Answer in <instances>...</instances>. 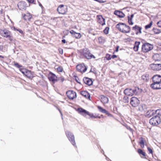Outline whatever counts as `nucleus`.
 Listing matches in <instances>:
<instances>
[{
    "mask_svg": "<svg viewBox=\"0 0 161 161\" xmlns=\"http://www.w3.org/2000/svg\"><path fill=\"white\" fill-rule=\"evenodd\" d=\"M116 28L119 31L125 34L130 33V27L125 23H119L116 25Z\"/></svg>",
    "mask_w": 161,
    "mask_h": 161,
    "instance_id": "obj_1",
    "label": "nucleus"
},
{
    "mask_svg": "<svg viewBox=\"0 0 161 161\" xmlns=\"http://www.w3.org/2000/svg\"><path fill=\"white\" fill-rule=\"evenodd\" d=\"M14 64L15 66L19 68L22 67V65H19V64L17 62H14Z\"/></svg>",
    "mask_w": 161,
    "mask_h": 161,
    "instance_id": "obj_41",
    "label": "nucleus"
},
{
    "mask_svg": "<svg viewBox=\"0 0 161 161\" xmlns=\"http://www.w3.org/2000/svg\"><path fill=\"white\" fill-rule=\"evenodd\" d=\"M83 81L85 84L89 86L92 85L93 83L92 79L88 77H84Z\"/></svg>",
    "mask_w": 161,
    "mask_h": 161,
    "instance_id": "obj_23",
    "label": "nucleus"
},
{
    "mask_svg": "<svg viewBox=\"0 0 161 161\" xmlns=\"http://www.w3.org/2000/svg\"><path fill=\"white\" fill-rule=\"evenodd\" d=\"M58 72H62L63 71V68L61 66H59L57 68Z\"/></svg>",
    "mask_w": 161,
    "mask_h": 161,
    "instance_id": "obj_39",
    "label": "nucleus"
},
{
    "mask_svg": "<svg viewBox=\"0 0 161 161\" xmlns=\"http://www.w3.org/2000/svg\"><path fill=\"white\" fill-rule=\"evenodd\" d=\"M80 93V94L85 98L90 100V95L86 91H82Z\"/></svg>",
    "mask_w": 161,
    "mask_h": 161,
    "instance_id": "obj_25",
    "label": "nucleus"
},
{
    "mask_svg": "<svg viewBox=\"0 0 161 161\" xmlns=\"http://www.w3.org/2000/svg\"><path fill=\"white\" fill-rule=\"evenodd\" d=\"M150 87L154 90L161 89V82H153L150 85Z\"/></svg>",
    "mask_w": 161,
    "mask_h": 161,
    "instance_id": "obj_15",
    "label": "nucleus"
},
{
    "mask_svg": "<svg viewBox=\"0 0 161 161\" xmlns=\"http://www.w3.org/2000/svg\"><path fill=\"white\" fill-rule=\"evenodd\" d=\"M119 48V46H117L116 47V50H115V51H114V52L113 53V54H114V52H118V51Z\"/></svg>",
    "mask_w": 161,
    "mask_h": 161,
    "instance_id": "obj_47",
    "label": "nucleus"
},
{
    "mask_svg": "<svg viewBox=\"0 0 161 161\" xmlns=\"http://www.w3.org/2000/svg\"><path fill=\"white\" fill-rule=\"evenodd\" d=\"M97 108L100 111V112L102 113L106 114L108 115L109 114V112L105 109H103L101 107L98 106L97 107Z\"/></svg>",
    "mask_w": 161,
    "mask_h": 161,
    "instance_id": "obj_32",
    "label": "nucleus"
},
{
    "mask_svg": "<svg viewBox=\"0 0 161 161\" xmlns=\"http://www.w3.org/2000/svg\"><path fill=\"white\" fill-rule=\"evenodd\" d=\"M58 80L60 81V82H62L64 80V79L63 77L61 76L58 78Z\"/></svg>",
    "mask_w": 161,
    "mask_h": 161,
    "instance_id": "obj_42",
    "label": "nucleus"
},
{
    "mask_svg": "<svg viewBox=\"0 0 161 161\" xmlns=\"http://www.w3.org/2000/svg\"><path fill=\"white\" fill-rule=\"evenodd\" d=\"M1 13L2 14L3 12V10L2 9L1 10Z\"/></svg>",
    "mask_w": 161,
    "mask_h": 161,
    "instance_id": "obj_55",
    "label": "nucleus"
},
{
    "mask_svg": "<svg viewBox=\"0 0 161 161\" xmlns=\"http://www.w3.org/2000/svg\"><path fill=\"white\" fill-rule=\"evenodd\" d=\"M105 58L106 59L108 60H110L112 58L111 57V55L108 53L106 54Z\"/></svg>",
    "mask_w": 161,
    "mask_h": 161,
    "instance_id": "obj_40",
    "label": "nucleus"
},
{
    "mask_svg": "<svg viewBox=\"0 0 161 161\" xmlns=\"http://www.w3.org/2000/svg\"><path fill=\"white\" fill-rule=\"evenodd\" d=\"M140 90L139 87H136L132 89L130 88H126L124 91V93L126 95L129 96H132L134 95H137Z\"/></svg>",
    "mask_w": 161,
    "mask_h": 161,
    "instance_id": "obj_3",
    "label": "nucleus"
},
{
    "mask_svg": "<svg viewBox=\"0 0 161 161\" xmlns=\"http://www.w3.org/2000/svg\"><path fill=\"white\" fill-rule=\"evenodd\" d=\"M22 15L24 20L30 21L32 18V15L29 12L25 14H22Z\"/></svg>",
    "mask_w": 161,
    "mask_h": 161,
    "instance_id": "obj_18",
    "label": "nucleus"
},
{
    "mask_svg": "<svg viewBox=\"0 0 161 161\" xmlns=\"http://www.w3.org/2000/svg\"><path fill=\"white\" fill-rule=\"evenodd\" d=\"M17 30L19 31V32L21 34L23 33V31L21 29H17Z\"/></svg>",
    "mask_w": 161,
    "mask_h": 161,
    "instance_id": "obj_50",
    "label": "nucleus"
},
{
    "mask_svg": "<svg viewBox=\"0 0 161 161\" xmlns=\"http://www.w3.org/2000/svg\"><path fill=\"white\" fill-rule=\"evenodd\" d=\"M117 56L113 54V55L112 56L111 58L113 59H114L115 58H117Z\"/></svg>",
    "mask_w": 161,
    "mask_h": 161,
    "instance_id": "obj_49",
    "label": "nucleus"
},
{
    "mask_svg": "<svg viewBox=\"0 0 161 161\" xmlns=\"http://www.w3.org/2000/svg\"><path fill=\"white\" fill-rule=\"evenodd\" d=\"M65 134L69 140L72 144L74 146H76V143L75 141V137L73 134L69 130H66Z\"/></svg>",
    "mask_w": 161,
    "mask_h": 161,
    "instance_id": "obj_9",
    "label": "nucleus"
},
{
    "mask_svg": "<svg viewBox=\"0 0 161 161\" xmlns=\"http://www.w3.org/2000/svg\"><path fill=\"white\" fill-rule=\"evenodd\" d=\"M28 3L31 4H35V0H27Z\"/></svg>",
    "mask_w": 161,
    "mask_h": 161,
    "instance_id": "obj_44",
    "label": "nucleus"
},
{
    "mask_svg": "<svg viewBox=\"0 0 161 161\" xmlns=\"http://www.w3.org/2000/svg\"><path fill=\"white\" fill-rule=\"evenodd\" d=\"M154 111L153 110H150L147 112L146 116L148 118H150L154 115Z\"/></svg>",
    "mask_w": 161,
    "mask_h": 161,
    "instance_id": "obj_29",
    "label": "nucleus"
},
{
    "mask_svg": "<svg viewBox=\"0 0 161 161\" xmlns=\"http://www.w3.org/2000/svg\"><path fill=\"white\" fill-rule=\"evenodd\" d=\"M156 115L155 116H158L160 117L161 116V109H158L155 111L154 113Z\"/></svg>",
    "mask_w": 161,
    "mask_h": 161,
    "instance_id": "obj_36",
    "label": "nucleus"
},
{
    "mask_svg": "<svg viewBox=\"0 0 161 161\" xmlns=\"http://www.w3.org/2000/svg\"><path fill=\"white\" fill-rule=\"evenodd\" d=\"M139 140L140 141L138 142L139 144L142 148H143L144 147L145 144L146 143L145 139L142 137H141L139 138Z\"/></svg>",
    "mask_w": 161,
    "mask_h": 161,
    "instance_id": "obj_26",
    "label": "nucleus"
},
{
    "mask_svg": "<svg viewBox=\"0 0 161 161\" xmlns=\"http://www.w3.org/2000/svg\"><path fill=\"white\" fill-rule=\"evenodd\" d=\"M97 22L100 25L103 26L105 25V19L102 15H97Z\"/></svg>",
    "mask_w": 161,
    "mask_h": 161,
    "instance_id": "obj_16",
    "label": "nucleus"
},
{
    "mask_svg": "<svg viewBox=\"0 0 161 161\" xmlns=\"http://www.w3.org/2000/svg\"><path fill=\"white\" fill-rule=\"evenodd\" d=\"M1 34L4 37L8 38L10 41H12L13 40V36L11 33V32L7 30L6 29L1 30L0 31Z\"/></svg>",
    "mask_w": 161,
    "mask_h": 161,
    "instance_id": "obj_4",
    "label": "nucleus"
},
{
    "mask_svg": "<svg viewBox=\"0 0 161 161\" xmlns=\"http://www.w3.org/2000/svg\"><path fill=\"white\" fill-rule=\"evenodd\" d=\"M161 119L158 116H154L149 120L150 124L153 126H157L160 123Z\"/></svg>",
    "mask_w": 161,
    "mask_h": 161,
    "instance_id": "obj_7",
    "label": "nucleus"
},
{
    "mask_svg": "<svg viewBox=\"0 0 161 161\" xmlns=\"http://www.w3.org/2000/svg\"><path fill=\"white\" fill-rule=\"evenodd\" d=\"M147 150L149 152V154H151L152 155L153 154V151L152 149L151 148L149 147H147Z\"/></svg>",
    "mask_w": 161,
    "mask_h": 161,
    "instance_id": "obj_43",
    "label": "nucleus"
},
{
    "mask_svg": "<svg viewBox=\"0 0 161 161\" xmlns=\"http://www.w3.org/2000/svg\"><path fill=\"white\" fill-rule=\"evenodd\" d=\"M70 33L76 39H79L81 37V35L80 33H77L73 30H71L70 31Z\"/></svg>",
    "mask_w": 161,
    "mask_h": 161,
    "instance_id": "obj_24",
    "label": "nucleus"
},
{
    "mask_svg": "<svg viewBox=\"0 0 161 161\" xmlns=\"http://www.w3.org/2000/svg\"><path fill=\"white\" fill-rule=\"evenodd\" d=\"M159 56V55L158 54H155L154 56V57H157L158 56Z\"/></svg>",
    "mask_w": 161,
    "mask_h": 161,
    "instance_id": "obj_53",
    "label": "nucleus"
},
{
    "mask_svg": "<svg viewBox=\"0 0 161 161\" xmlns=\"http://www.w3.org/2000/svg\"><path fill=\"white\" fill-rule=\"evenodd\" d=\"M76 81H77L78 83H80V82L79 81H78L77 80H76Z\"/></svg>",
    "mask_w": 161,
    "mask_h": 161,
    "instance_id": "obj_56",
    "label": "nucleus"
},
{
    "mask_svg": "<svg viewBox=\"0 0 161 161\" xmlns=\"http://www.w3.org/2000/svg\"><path fill=\"white\" fill-rule=\"evenodd\" d=\"M58 51L60 54H62L63 53V50L61 48H59L58 49Z\"/></svg>",
    "mask_w": 161,
    "mask_h": 161,
    "instance_id": "obj_46",
    "label": "nucleus"
},
{
    "mask_svg": "<svg viewBox=\"0 0 161 161\" xmlns=\"http://www.w3.org/2000/svg\"><path fill=\"white\" fill-rule=\"evenodd\" d=\"M77 110L79 114L85 117H86L87 115H88L89 116L90 118H100V117L97 114H94L92 113H91L81 108H78Z\"/></svg>",
    "mask_w": 161,
    "mask_h": 161,
    "instance_id": "obj_2",
    "label": "nucleus"
},
{
    "mask_svg": "<svg viewBox=\"0 0 161 161\" xmlns=\"http://www.w3.org/2000/svg\"><path fill=\"white\" fill-rule=\"evenodd\" d=\"M140 103L139 100L135 97H132L131 98L130 103L133 107H136L138 106Z\"/></svg>",
    "mask_w": 161,
    "mask_h": 161,
    "instance_id": "obj_14",
    "label": "nucleus"
},
{
    "mask_svg": "<svg viewBox=\"0 0 161 161\" xmlns=\"http://www.w3.org/2000/svg\"><path fill=\"white\" fill-rule=\"evenodd\" d=\"M17 5L19 8L21 10H25L27 7L26 3L23 1L19 2Z\"/></svg>",
    "mask_w": 161,
    "mask_h": 161,
    "instance_id": "obj_20",
    "label": "nucleus"
},
{
    "mask_svg": "<svg viewBox=\"0 0 161 161\" xmlns=\"http://www.w3.org/2000/svg\"><path fill=\"white\" fill-rule=\"evenodd\" d=\"M157 25L158 27L161 28V20L158 22Z\"/></svg>",
    "mask_w": 161,
    "mask_h": 161,
    "instance_id": "obj_45",
    "label": "nucleus"
},
{
    "mask_svg": "<svg viewBox=\"0 0 161 161\" xmlns=\"http://www.w3.org/2000/svg\"><path fill=\"white\" fill-rule=\"evenodd\" d=\"M62 42L64 43H65L66 42V41L64 39L62 40Z\"/></svg>",
    "mask_w": 161,
    "mask_h": 161,
    "instance_id": "obj_52",
    "label": "nucleus"
},
{
    "mask_svg": "<svg viewBox=\"0 0 161 161\" xmlns=\"http://www.w3.org/2000/svg\"><path fill=\"white\" fill-rule=\"evenodd\" d=\"M134 14H132L130 16H128L127 17L128 23L130 25H132L133 24V22L132 21V19L134 17Z\"/></svg>",
    "mask_w": 161,
    "mask_h": 161,
    "instance_id": "obj_31",
    "label": "nucleus"
},
{
    "mask_svg": "<svg viewBox=\"0 0 161 161\" xmlns=\"http://www.w3.org/2000/svg\"><path fill=\"white\" fill-rule=\"evenodd\" d=\"M101 101L103 104H105L108 103L109 100L108 98L106 96L104 95H102Z\"/></svg>",
    "mask_w": 161,
    "mask_h": 161,
    "instance_id": "obj_27",
    "label": "nucleus"
},
{
    "mask_svg": "<svg viewBox=\"0 0 161 161\" xmlns=\"http://www.w3.org/2000/svg\"><path fill=\"white\" fill-rule=\"evenodd\" d=\"M153 21H151L149 24L146 25L145 27V29H147L150 28L153 25Z\"/></svg>",
    "mask_w": 161,
    "mask_h": 161,
    "instance_id": "obj_38",
    "label": "nucleus"
},
{
    "mask_svg": "<svg viewBox=\"0 0 161 161\" xmlns=\"http://www.w3.org/2000/svg\"><path fill=\"white\" fill-rule=\"evenodd\" d=\"M153 45L146 42L143 44L141 47V51L144 53H147L151 50L153 48Z\"/></svg>",
    "mask_w": 161,
    "mask_h": 161,
    "instance_id": "obj_5",
    "label": "nucleus"
},
{
    "mask_svg": "<svg viewBox=\"0 0 161 161\" xmlns=\"http://www.w3.org/2000/svg\"><path fill=\"white\" fill-rule=\"evenodd\" d=\"M137 152L140 156L141 158H145L146 156V154L145 152H144L141 149H138L137 150Z\"/></svg>",
    "mask_w": 161,
    "mask_h": 161,
    "instance_id": "obj_28",
    "label": "nucleus"
},
{
    "mask_svg": "<svg viewBox=\"0 0 161 161\" xmlns=\"http://www.w3.org/2000/svg\"><path fill=\"white\" fill-rule=\"evenodd\" d=\"M109 28L108 27H106L103 31L104 33L107 35L108 33Z\"/></svg>",
    "mask_w": 161,
    "mask_h": 161,
    "instance_id": "obj_37",
    "label": "nucleus"
},
{
    "mask_svg": "<svg viewBox=\"0 0 161 161\" xmlns=\"http://www.w3.org/2000/svg\"><path fill=\"white\" fill-rule=\"evenodd\" d=\"M142 79L145 81H147L149 80L148 75H143L142 76Z\"/></svg>",
    "mask_w": 161,
    "mask_h": 161,
    "instance_id": "obj_35",
    "label": "nucleus"
},
{
    "mask_svg": "<svg viewBox=\"0 0 161 161\" xmlns=\"http://www.w3.org/2000/svg\"><path fill=\"white\" fill-rule=\"evenodd\" d=\"M82 54L86 58L88 59L96 58L94 56L91 54L89 50L87 48L83 49Z\"/></svg>",
    "mask_w": 161,
    "mask_h": 161,
    "instance_id": "obj_8",
    "label": "nucleus"
},
{
    "mask_svg": "<svg viewBox=\"0 0 161 161\" xmlns=\"http://www.w3.org/2000/svg\"><path fill=\"white\" fill-rule=\"evenodd\" d=\"M152 80L153 82H161V76L158 75H155L152 77Z\"/></svg>",
    "mask_w": 161,
    "mask_h": 161,
    "instance_id": "obj_22",
    "label": "nucleus"
},
{
    "mask_svg": "<svg viewBox=\"0 0 161 161\" xmlns=\"http://www.w3.org/2000/svg\"><path fill=\"white\" fill-rule=\"evenodd\" d=\"M48 79L53 85H54L55 82L58 81V77L54 74L51 72H50L48 74Z\"/></svg>",
    "mask_w": 161,
    "mask_h": 161,
    "instance_id": "obj_12",
    "label": "nucleus"
},
{
    "mask_svg": "<svg viewBox=\"0 0 161 161\" xmlns=\"http://www.w3.org/2000/svg\"><path fill=\"white\" fill-rule=\"evenodd\" d=\"M132 30L135 32L136 34L137 35L140 34L142 33V28L136 25L132 27Z\"/></svg>",
    "mask_w": 161,
    "mask_h": 161,
    "instance_id": "obj_19",
    "label": "nucleus"
},
{
    "mask_svg": "<svg viewBox=\"0 0 161 161\" xmlns=\"http://www.w3.org/2000/svg\"><path fill=\"white\" fill-rule=\"evenodd\" d=\"M97 2L101 3H105L106 1H103V0H97Z\"/></svg>",
    "mask_w": 161,
    "mask_h": 161,
    "instance_id": "obj_48",
    "label": "nucleus"
},
{
    "mask_svg": "<svg viewBox=\"0 0 161 161\" xmlns=\"http://www.w3.org/2000/svg\"><path fill=\"white\" fill-rule=\"evenodd\" d=\"M57 11L59 14L62 15L66 14L68 11L67 7L65 5L61 4L58 7Z\"/></svg>",
    "mask_w": 161,
    "mask_h": 161,
    "instance_id": "obj_6",
    "label": "nucleus"
},
{
    "mask_svg": "<svg viewBox=\"0 0 161 161\" xmlns=\"http://www.w3.org/2000/svg\"><path fill=\"white\" fill-rule=\"evenodd\" d=\"M140 44V42L136 41L134 44V46L133 47L134 50L136 52L137 51L139 47V46Z\"/></svg>",
    "mask_w": 161,
    "mask_h": 161,
    "instance_id": "obj_30",
    "label": "nucleus"
},
{
    "mask_svg": "<svg viewBox=\"0 0 161 161\" xmlns=\"http://www.w3.org/2000/svg\"><path fill=\"white\" fill-rule=\"evenodd\" d=\"M20 71L23 74L30 79H32L33 77V74L31 71L25 69H20Z\"/></svg>",
    "mask_w": 161,
    "mask_h": 161,
    "instance_id": "obj_11",
    "label": "nucleus"
},
{
    "mask_svg": "<svg viewBox=\"0 0 161 161\" xmlns=\"http://www.w3.org/2000/svg\"><path fill=\"white\" fill-rule=\"evenodd\" d=\"M98 41L99 44H103L105 42V39L103 37L101 36L98 38Z\"/></svg>",
    "mask_w": 161,
    "mask_h": 161,
    "instance_id": "obj_33",
    "label": "nucleus"
},
{
    "mask_svg": "<svg viewBox=\"0 0 161 161\" xmlns=\"http://www.w3.org/2000/svg\"><path fill=\"white\" fill-rule=\"evenodd\" d=\"M3 45H0V51H3Z\"/></svg>",
    "mask_w": 161,
    "mask_h": 161,
    "instance_id": "obj_51",
    "label": "nucleus"
},
{
    "mask_svg": "<svg viewBox=\"0 0 161 161\" xmlns=\"http://www.w3.org/2000/svg\"><path fill=\"white\" fill-rule=\"evenodd\" d=\"M152 31L155 34H158L161 33V30L157 28H153L152 29Z\"/></svg>",
    "mask_w": 161,
    "mask_h": 161,
    "instance_id": "obj_34",
    "label": "nucleus"
},
{
    "mask_svg": "<svg viewBox=\"0 0 161 161\" xmlns=\"http://www.w3.org/2000/svg\"><path fill=\"white\" fill-rule=\"evenodd\" d=\"M150 66L151 68L153 70L159 71L161 70V64H152L150 65Z\"/></svg>",
    "mask_w": 161,
    "mask_h": 161,
    "instance_id": "obj_17",
    "label": "nucleus"
},
{
    "mask_svg": "<svg viewBox=\"0 0 161 161\" xmlns=\"http://www.w3.org/2000/svg\"><path fill=\"white\" fill-rule=\"evenodd\" d=\"M66 94L68 98L70 100H73L77 97L76 93L74 91H68L66 92Z\"/></svg>",
    "mask_w": 161,
    "mask_h": 161,
    "instance_id": "obj_13",
    "label": "nucleus"
},
{
    "mask_svg": "<svg viewBox=\"0 0 161 161\" xmlns=\"http://www.w3.org/2000/svg\"><path fill=\"white\" fill-rule=\"evenodd\" d=\"M159 60V59H155L156 60Z\"/></svg>",
    "mask_w": 161,
    "mask_h": 161,
    "instance_id": "obj_57",
    "label": "nucleus"
},
{
    "mask_svg": "<svg viewBox=\"0 0 161 161\" xmlns=\"http://www.w3.org/2000/svg\"><path fill=\"white\" fill-rule=\"evenodd\" d=\"M114 14L119 18H123L125 16V14L119 10H115L114 12Z\"/></svg>",
    "mask_w": 161,
    "mask_h": 161,
    "instance_id": "obj_21",
    "label": "nucleus"
},
{
    "mask_svg": "<svg viewBox=\"0 0 161 161\" xmlns=\"http://www.w3.org/2000/svg\"><path fill=\"white\" fill-rule=\"evenodd\" d=\"M0 58H4V57H3V56H2V55H0Z\"/></svg>",
    "mask_w": 161,
    "mask_h": 161,
    "instance_id": "obj_54",
    "label": "nucleus"
},
{
    "mask_svg": "<svg viewBox=\"0 0 161 161\" xmlns=\"http://www.w3.org/2000/svg\"><path fill=\"white\" fill-rule=\"evenodd\" d=\"M76 70L82 74L85 72L87 70V67L84 63L78 64L76 67Z\"/></svg>",
    "mask_w": 161,
    "mask_h": 161,
    "instance_id": "obj_10",
    "label": "nucleus"
}]
</instances>
